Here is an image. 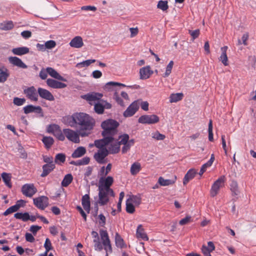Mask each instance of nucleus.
I'll list each match as a JSON object with an SVG mask.
<instances>
[{
    "mask_svg": "<svg viewBox=\"0 0 256 256\" xmlns=\"http://www.w3.org/2000/svg\"><path fill=\"white\" fill-rule=\"evenodd\" d=\"M74 120L76 122V128H79L78 132L82 137L88 136L96 124L94 118L84 112L74 114Z\"/></svg>",
    "mask_w": 256,
    "mask_h": 256,
    "instance_id": "nucleus-1",
    "label": "nucleus"
},
{
    "mask_svg": "<svg viewBox=\"0 0 256 256\" xmlns=\"http://www.w3.org/2000/svg\"><path fill=\"white\" fill-rule=\"evenodd\" d=\"M128 134H124L118 136V142L116 143H110V144L108 146V152L110 154H116L120 150V146L123 145L122 149V152L123 154L128 152L132 146L135 142L134 139L129 140Z\"/></svg>",
    "mask_w": 256,
    "mask_h": 256,
    "instance_id": "nucleus-2",
    "label": "nucleus"
},
{
    "mask_svg": "<svg viewBox=\"0 0 256 256\" xmlns=\"http://www.w3.org/2000/svg\"><path fill=\"white\" fill-rule=\"evenodd\" d=\"M32 8L36 16L44 20L48 18L50 11L48 4L45 0H36L32 5Z\"/></svg>",
    "mask_w": 256,
    "mask_h": 256,
    "instance_id": "nucleus-3",
    "label": "nucleus"
},
{
    "mask_svg": "<svg viewBox=\"0 0 256 256\" xmlns=\"http://www.w3.org/2000/svg\"><path fill=\"white\" fill-rule=\"evenodd\" d=\"M118 126L119 123L112 119H108L102 122L101 124V127L103 129L102 136L113 138L118 132L117 128Z\"/></svg>",
    "mask_w": 256,
    "mask_h": 256,
    "instance_id": "nucleus-4",
    "label": "nucleus"
},
{
    "mask_svg": "<svg viewBox=\"0 0 256 256\" xmlns=\"http://www.w3.org/2000/svg\"><path fill=\"white\" fill-rule=\"evenodd\" d=\"M114 181V178L111 176L100 177L98 182V188L105 190L106 191L112 193L114 190L110 188V186L113 184Z\"/></svg>",
    "mask_w": 256,
    "mask_h": 256,
    "instance_id": "nucleus-5",
    "label": "nucleus"
},
{
    "mask_svg": "<svg viewBox=\"0 0 256 256\" xmlns=\"http://www.w3.org/2000/svg\"><path fill=\"white\" fill-rule=\"evenodd\" d=\"M98 204L100 206H104L107 204L109 202L108 196H114V192L112 191V193L108 191H106L105 190L98 189Z\"/></svg>",
    "mask_w": 256,
    "mask_h": 256,
    "instance_id": "nucleus-6",
    "label": "nucleus"
},
{
    "mask_svg": "<svg viewBox=\"0 0 256 256\" xmlns=\"http://www.w3.org/2000/svg\"><path fill=\"white\" fill-rule=\"evenodd\" d=\"M225 180V176H222L214 183L210 190L211 196L214 197L218 194L220 188L224 186Z\"/></svg>",
    "mask_w": 256,
    "mask_h": 256,
    "instance_id": "nucleus-7",
    "label": "nucleus"
},
{
    "mask_svg": "<svg viewBox=\"0 0 256 256\" xmlns=\"http://www.w3.org/2000/svg\"><path fill=\"white\" fill-rule=\"evenodd\" d=\"M159 120L158 116L156 114L143 115L138 120V122L142 124H154L158 122Z\"/></svg>",
    "mask_w": 256,
    "mask_h": 256,
    "instance_id": "nucleus-8",
    "label": "nucleus"
},
{
    "mask_svg": "<svg viewBox=\"0 0 256 256\" xmlns=\"http://www.w3.org/2000/svg\"><path fill=\"white\" fill-rule=\"evenodd\" d=\"M63 132L65 136L70 140L74 143L78 144L80 142V134L70 128H65L63 130Z\"/></svg>",
    "mask_w": 256,
    "mask_h": 256,
    "instance_id": "nucleus-9",
    "label": "nucleus"
},
{
    "mask_svg": "<svg viewBox=\"0 0 256 256\" xmlns=\"http://www.w3.org/2000/svg\"><path fill=\"white\" fill-rule=\"evenodd\" d=\"M100 234L104 250L106 252H112V248L107 232L105 230H101L100 231Z\"/></svg>",
    "mask_w": 256,
    "mask_h": 256,
    "instance_id": "nucleus-10",
    "label": "nucleus"
},
{
    "mask_svg": "<svg viewBox=\"0 0 256 256\" xmlns=\"http://www.w3.org/2000/svg\"><path fill=\"white\" fill-rule=\"evenodd\" d=\"M22 192L26 196L31 198L36 192L37 189L32 184H26L22 186Z\"/></svg>",
    "mask_w": 256,
    "mask_h": 256,
    "instance_id": "nucleus-11",
    "label": "nucleus"
},
{
    "mask_svg": "<svg viewBox=\"0 0 256 256\" xmlns=\"http://www.w3.org/2000/svg\"><path fill=\"white\" fill-rule=\"evenodd\" d=\"M34 204L39 209L44 210L48 205V199L46 196H40L33 199Z\"/></svg>",
    "mask_w": 256,
    "mask_h": 256,
    "instance_id": "nucleus-12",
    "label": "nucleus"
},
{
    "mask_svg": "<svg viewBox=\"0 0 256 256\" xmlns=\"http://www.w3.org/2000/svg\"><path fill=\"white\" fill-rule=\"evenodd\" d=\"M24 94L30 100L34 102L38 100V94L36 88L34 86L25 88L24 90Z\"/></svg>",
    "mask_w": 256,
    "mask_h": 256,
    "instance_id": "nucleus-13",
    "label": "nucleus"
},
{
    "mask_svg": "<svg viewBox=\"0 0 256 256\" xmlns=\"http://www.w3.org/2000/svg\"><path fill=\"white\" fill-rule=\"evenodd\" d=\"M104 138L94 141V146L98 148L99 150L101 148H106V146H108L110 143L112 142L114 140V138L111 136H103Z\"/></svg>",
    "mask_w": 256,
    "mask_h": 256,
    "instance_id": "nucleus-14",
    "label": "nucleus"
},
{
    "mask_svg": "<svg viewBox=\"0 0 256 256\" xmlns=\"http://www.w3.org/2000/svg\"><path fill=\"white\" fill-rule=\"evenodd\" d=\"M102 97V94L100 93L91 92L82 96V98L88 102L90 104H92L93 102L98 100Z\"/></svg>",
    "mask_w": 256,
    "mask_h": 256,
    "instance_id": "nucleus-15",
    "label": "nucleus"
},
{
    "mask_svg": "<svg viewBox=\"0 0 256 256\" xmlns=\"http://www.w3.org/2000/svg\"><path fill=\"white\" fill-rule=\"evenodd\" d=\"M109 152L106 148H101L94 154V158L99 164H104V158L108 156Z\"/></svg>",
    "mask_w": 256,
    "mask_h": 256,
    "instance_id": "nucleus-16",
    "label": "nucleus"
},
{
    "mask_svg": "<svg viewBox=\"0 0 256 256\" xmlns=\"http://www.w3.org/2000/svg\"><path fill=\"white\" fill-rule=\"evenodd\" d=\"M138 108L139 104L138 101L134 102L124 112V116L126 118L132 116L138 110Z\"/></svg>",
    "mask_w": 256,
    "mask_h": 256,
    "instance_id": "nucleus-17",
    "label": "nucleus"
},
{
    "mask_svg": "<svg viewBox=\"0 0 256 256\" xmlns=\"http://www.w3.org/2000/svg\"><path fill=\"white\" fill-rule=\"evenodd\" d=\"M38 92L42 98L45 99L50 101H53L54 100V98L52 93L46 89L39 88L38 89Z\"/></svg>",
    "mask_w": 256,
    "mask_h": 256,
    "instance_id": "nucleus-18",
    "label": "nucleus"
},
{
    "mask_svg": "<svg viewBox=\"0 0 256 256\" xmlns=\"http://www.w3.org/2000/svg\"><path fill=\"white\" fill-rule=\"evenodd\" d=\"M152 74L153 72L150 70V66L143 67L140 70V80L148 79Z\"/></svg>",
    "mask_w": 256,
    "mask_h": 256,
    "instance_id": "nucleus-19",
    "label": "nucleus"
},
{
    "mask_svg": "<svg viewBox=\"0 0 256 256\" xmlns=\"http://www.w3.org/2000/svg\"><path fill=\"white\" fill-rule=\"evenodd\" d=\"M69 44L72 48H80L83 46L84 44L80 36H76L72 39Z\"/></svg>",
    "mask_w": 256,
    "mask_h": 256,
    "instance_id": "nucleus-20",
    "label": "nucleus"
},
{
    "mask_svg": "<svg viewBox=\"0 0 256 256\" xmlns=\"http://www.w3.org/2000/svg\"><path fill=\"white\" fill-rule=\"evenodd\" d=\"M46 84L53 88H63L66 86V84L51 78L46 80Z\"/></svg>",
    "mask_w": 256,
    "mask_h": 256,
    "instance_id": "nucleus-21",
    "label": "nucleus"
},
{
    "mask_svg": "<svg viewBox=\"0 0 256 256\" xmlns=\"http://www.w3.org/2000/svg\"><path fill=\"white\" fill-rule=\"evenodd\" d=\"M24 114H28L30 112H36L40 114L42 112V108L40 106H34L32 105H28L23 108Z\"/></svg>",
    "mask_w": 256,
    "mask_h": 256,
    "instance_id": "nucleus-22",
    "label": "nucleus"
},
{
    "mask_svg": "<svg viewBox=\"0 0 256 256\" xmlns=\"http://www.w3.org/2000/svg\"><path fill=\"white\" fill-rule=\"evenodd\" d=\"M228 48L227 46H224L221 48L220 50L222 54L218 58L219 60L220 61L224 66H228V58L226 54Z\"/></svg>",
    "mask_w": 256,
    "mask_h": 256,
    "instance_id": "nucleus-23",
    "label": "nucleus"
},
{
    "mask_svg": "<svg viewBox=\"0 0 256 256\" xmlns=\"http://www.w3.org/2000/svg\"><path fill=\"white\" fill-rule=\"evenodd\" d=\"M82 204L85 210L89 213L90 210V198L88 194H85L82 196Z\"/></svg>",
    "mask_w": 256,
    "mask_h": 256,
    "instance_id": "nucleus-24",
    "label": "nucleus"
},
{
    "mask_svg": "<svg viewBox=\"0 0 256 256\" xmlns=\"http://www.w3.org/2000/svg\"><path fill=\"white\" fill-rule=\"evenodd\" d=\"M55 168L54 164H46L42 166V172L41 174L42 177L47 176Z\"/></svg>",
    "mask_w": 256,
    "mask_h": 256,
    "instance_id": "nucleus-25",
    "label": "nucleus"
},
{
    "mask_svg": "<svg viewBox=\"0 0 256 256\" xmlns=\"http://www.w3.org/2000/svg\"><path fill=\"white\" fill-rule=\"evenodd\" d=\"M48 73L52 78L62 80L66 82V80L61 76L55 70L52 68H47Z\"/></svg>",
    "mask_w": 256,
    "mask_h": 256,
    "instance_id": "nucleus-26",
    "label": "nucleus"
},
{
    "mask_svg": "<svg viewBox=\"0 0 256 256\" xmlns=\"http://www.w3.org/2000/svg\"><path fill=\"white\" fill-rule=\"evenodd\" d=\"M86 150L84 147L79 146L74 150L72 154L73 158H78L84 156L86 154Z\"/></svg>",
    "mask_w": 256,
    "mask_h": 256,
    "instance_id": "nucleus-27",
    "label": "nucleus"
},
{
    "mask_svg": "<svg viewBox=\"0 0 256 256\" xmlns=\"http://www.w3.org/2000/svg\"><path fill=\"white\" fill-rule=\"evenodd\" d=\"M196 171L194 169L190 170L186 174L183 181V184L186 185L188 182L192 180L196 176Z\"/></svg>",
    "mask_w": 256,
    "mask_h": 256,
    "instance_id": "nucleus-28",
    "label": "nucleus"
},
{
    "mask_svg": "<svg viewBox=\"0 0 256 256\" xmlns=\"http://www.w3.org/2000/svg\"><path fill=\"white\" fill-rule=\"evenodd\" d=\"M176 176H174L172 179L165 180L162 177H160L158 180V183L162 186H168L169 185L173 184L176 180Z\"/></svg>",
    "mask_w": 256,
    "mask_h": 256,
    "instance_id": "nucleus-29",
    "label": "nucleus"
},
{
    "mask_svg": "<svg viewBox=\"0 0 256 256\" xmlns=\"http://www.w3.org/2000/svg\"><path fill=\"white\" fill-rule=\"evenodd\" d=\"M214 160V154H212L211 155L210 160L206 163L204 164H203L200 170V172H199V174L200 176H202L204 172H206L207 168L210 167L212 166Z\"/></svg>",
    "mask_w": 256,
    "mask_h": 256,
    "instance_id": "nucleus-30",
    "label": "nucleus"
},
{
    "mask_svg": "<svg viewBox=\"0 0 256 256\" xmlns=\"http://www.w3.org/2000/svg\"><path fill=\"white\" fill-rule=\"evenodd\" d=\"M230 190L233 196H237L240 194L238 184L236 180H232L230 185Z\"/></svg>",
    "mask_w": 256,
    "mask_h": 256,
    "instance_id": "nucleus-31",
    "label": "nucleus"
},
{
    "mask_svg": "<svg viewBox=\"0 0 256 256\" xmlns=\"http://www.w3.org/2000/svg\"><path fill=\"white\" fill-rule=\"evenodd\" d=\"M184 94L182 93L172 94L170 96V103L176 102L182 99Z\"/></svg>",
    "mask_w": 256,
    "mask_h": 256,
    "instance_id": "nucleus-32",
    "label": "nucleus"
},
{
    "mask_svg": "<svg viewBox=\"0 0 256 256\" xmlns=\"http://www.w3.org/2000/svg\"><path fill=\"white\" fill-rule=\"evenodd\" d=\"M115 242L116 246L118 248H122L126 247V244H124L123 239L118 232L116 234Z\"/></svg>",
    "mask_w": 256,
    "mask_h": 256,
    "instance_id": "nucleus-33",
    "label": "nucleus"
},
{
    "mask_svg": "<svg viewBox=\"0 0 256 256\" xmlns=\"http://www.w3.org/2000/svg\"><path fill=\"white\" fill-rule=\"evenodd\" d=\"M140 170L141 165L140 163L138 162H135L131 166L130 170V174L134 176L138 173Z\"/></svg>",
    "mask_w": 256,
    "mask_h": 256,
    "instance_id": "nucleus-34",
    "label": "nucleus"
},
{
    "mask_svg": "<svg viewBox=\"0 0 256 256\" xmlns=\"http://www.w3.org/2000/svg\"><path fill=\"white\" fill-rule=\"evenodd\" d=\"M66 124L72 128H76V122L74 120V114L72 116H67L64 118Z\"/></svg>",
    "mask_w": 256,
    "mask_h": 256,
    "instance_id": "nucleus-35",
    "label": "nucleus"
},
{
    "mask_svg": "<svg viewBox=\"0 0 256 256\" xmlns=\"http://www.w3.org/2000/svg\"><path fill=\"white\" fill-rule=\"evenodd\" d=\"M2 178L3 181L6 186H7L8 188H10L12 187V184L10 183L11 180V175L10 174H8L6 172H2Z\"/></svg>",
    "mask_w": 256,
    "mask_h": 256,
    "instance_id": "nucleus-36",
    "label": "nucleus"
},
{
    "mask_svg": "<svg viewBox=\"0 0 256 256\" xmlns=\"http://www.w3.org/2000/svg\"><path fill=\"white\" fill-rule=\"evenodd\" d=\"M136 236L138 238H142L144 240H148V239L146 234L144 232L142 225H139L137 228Z\"/></svg>",
    "mask_w": 256,
    "mask_h": 256,
    "instance_id": "nucleus-37",
    "label": "nucleus"
},
{
    "mask_svg": "<svg viewBox=\"0 0 256 256\" xmlns=\"http://www.w3.org/2000/svg\"><path fill=\"white\" fill-rule=\"evenodd\" d=\"M73 177L70 174H66L62 182V186L64 187L68 186L72 181Z\"/></svg>",
    "mask_w": 256,
    "mask_h": 256,
    "instance_id": "nucleus-38",
    "label": "nucleus"
},
{
    "mask_svg": "<svg viewBox=\"0 0 256 256\" xmlns=\"http://www.w3.org/2000/svg\"><path fill=\"white\" fill-rule=\"evenodd\" d=\"M14 27L12 22H4L0 23V29L4 30H8L12 29Z\"/></svg>",
    "mask_w": 256,
    "mask_h": 256,
    "instance_id": "nucleus-39",
    "label": "nucleus"
},
{
    "mask_svg": "<svg viewBox=\"0 0 256 256\" xmlns=\"http://www.w3.org/2000/svg\"><path fill=\"white\" fill-rule=\"evenodd\" d=\"M42 141L47 148H50L54 142L53 138L50 136H44Z\"/></svg>",
    "mask_w": 256,
    "mask_h": 256,
    "instance_id": "nucleus-40",
    "label": "nucleus"
},
{
    "mask_svg": "<svg viewBox=\"0 0 256 256\" xmlns=\"http://www.w3.org/2000/svg\"><path fill=\"white\" fill-rule=\"evenodd\" d=\"M157 8L164 12L168 8V2L166 0H160L157 4Z\"/></svg>",
    "mask_w": 256,
    "mask_h": 256,
    "instance_id": "nucleus-41",
    "label": "nucleus"
},
{
    "mask_svg": "<svg viewBox=\"0 0 256 256\" xmlns=\"http://www.w3.org/2000/svg\"><path fill=\"white\" fill-rule=\"evenodd\" d=\"M174 62L172 60H171L170 62L168 63V66L166 67V72H165L163 76L164 78L168 77L170 75V74L172 72V70L174 66Z\"/></svg>",
    "mask_w": 256,
    "mask_h": 256,
    "instance_id": "nucleus-42",
    "label": "nucleus"
},
{
    "mask_svg": "<svg viewBox=\"0 0 256 256\" xmlns=\"http://www.w3.org/2000/svg\"><path fill=\"white\" fill-rule=\"evenodd\" d=\"M17 219L22 220L24 222H26L30 219V215L28 212H17Z\"/></svg>",
    "mask_w": 256,
    "mask_h": 256,
    "instance_id": "nucleus-43",
    "label": "nucleus"
},
{
    "mask_svg": "<svg viewBox=\"0 0 256 256\" xmlns=\"http://www.w3.org/2000/svg\"><path fill=\"white\" fill-rule=\"evenodd\" d=\"M104 107L100 103H96L94 106V110L98 114H102L104 113Z\"/></svg>",
    "mask_w": 256,
    "mask_h": 256,
    "instance_id": "nucleus-44",
    "label": "nucleus"
},
{
    "mask_svg": "<svg viewBox=\"0 0 256 256\" xmlns=\"http://www.w3.org/2000/svg\"><path fill=\"white\" fill-rule=\"evenodd\" d=\"M30 52L29 48L25 46L17 48V56H22Z\"/></svg>",
    "mask_w": 256,
    "mask_h": 256,
    "instance_id": "nucleus-45",
    "label": "nucleus"
},
{
    "mask_svg": "<svg viewBox=\"0 0 256 256\" xmlns=\"http://www.w3.org/2000/svg\"><path fill=\"white\" fill-rule=\"evenodd\" d=\"M126 211L129 214H133L135 211V208L134 204L128 200L126 203Z\"/></svg>",
    "mask_w": 256,
    "mask_h": 256,
    "instance_id": "nucleus-46",
    "label": "nucleus"
},
{
    "mask_svg": "<svg viewBox=\"0 0 256 256\" xmlns=\"http://www.w3.org/2000/svg\"><path fill=\"white\" fill-rule=\"evenodd\" d=\"M54 135L60 140L64 141L65 140V136L64 132H62L60 127L56 132Z\"/></svg>",
    "mask_w": 256,
    "mask_h": 256,
    "instance_id": "nucleus-47",
    "label": "nucleus"
},
{
    "mask_svg": "<svg viewBox=\"0 0 256 256\" xmlns=\"http://www.w3.org/2000/svg\"><path fill=\"white\" fill-rule=\"evenodd\" d=\"M90 158L88 156L84 157L82 159L76 161V166L88 164L90 162Z\"/></svg>",
    "mask_w": 256,
    "mask_h": 256,
    "instance_id": "nucleus-48",
    "label": "nucleus"
},
{
    "mask_svg": "<svg viewBox=\"0 0 256 256\" xmlns=\"http://www.w3.org/2000/svg\"><path fill=\"white\" fill-rule=\"evenodd\" d=\"M135 206H138L141 203V198L139 196H132L128 199Z\"/></svg>",
    "mask_w": 256,
    "mask_h": 256,
    "instance_id": "nucleus-49",
    "label": "nucleus"
},
{
    "mask_svg": "<svg viewBox=\"0 0 256 256\" xmlns=\"http://www.w3.org/2000/svg\"><path fill=\"white\" fill-rule=\"evenodd\" d=\"M96 62L95 60H86L85 61H84L82 62L78 63L76 64L77 67H85V66H90L91 64L94 63Z\"/></svg>",
    "mask_w": 256,
    "mask_h": 256,
    "instance_id": "nucleus-50",
    "label": "nucleus"
},
{
    "mask_svg": "<svg viewBox=\"0 0 256 256\" xmlns=\"http://www.w3.org/2000/svg\"><path fill=\"white\" fill-rule=\"evenodd\" d=\"M208 140L210 142L214 140L213 133H212V120H210L208 123Z\"/></svg>",
    "mask_w": 256,
    "mask_h": 256,
    "instance_id": "nucleus-51",
    "label": "nucleus"
},
{
    "mask_svg": "<svg viewBox=\"0 0 256 256\" xmlns=\"http://www.w3.org/2000/svg\"><path fill=\"white\" fill-rule=\"evenodd\" d=\"M152 138L156 140H164L166 138L165 135L160 133L158 131L152 134Z\"/></svg>",
    "mask_w": 256,
    "mask_h": 256,
    "instance_id": "nucleus-52",
    "label": "nucleus"
},
{
    "mask_svg": "<svg viewBox=\"0 0 256 256\" xmlns=\"http://www.w3.org/2000/svg\"><path fill=\"white\" fill-rule=\"evenodd\" d=\"M66 160V156L63 154H58L56 156L55 158V162L58 163L60 162H64Z\"/></svg>",
    "mask_w": 256,
    "mask_h": 256,
    "instance_id": "nucleus-53",
    "label": "nucleus"
},
{
    "mask_svg": "<svg viewBox=\"0 0 256 256\" xmlns=\"http://www.w3.org/2000/svg\"><path fill=\"white\" fill-rule=\"evenodd\" d=\"M17 149L20 153V158L25 159L27 158V154L20 144L18 145Z\"/></svg>",
    "mask_w": 256,
    "mask_h": 256,
    "instance_id": "nucleus-54",
    "label": "nucleus"
},
{
    "mask_svg": "<svg viewBox=\"0 0 256 256\" xmlns=\"http://www.w3.org/2000/svg\"><path fill=\"white\" fill-rule=\"evenodd\" d=\"M4 69V66L0 67V82H5L8 76V75L6 74V73L3 71Z\"/></svg>",
    "mask_w": 256,
    "mask_h": 256,
    "instance_id": "nucleus-55",
    "label": "nucleus"
},
{
    "mask_svg": "<svg viewBox=\"0 0 256 256\" xmlns=\"http://www.w3.org/2000/svg\"><path fill=\"white\" fill-rule=\"evenodd\" d=\"M126 86L124 84L118 83L116 82H110L106 84L104 86V88L106 90H109L110 89V86Z\"/></svg>",
    "mask_w": 256,
    "mask_h": 256,
    "instance_id": "nucleus-56",
    "label": "nucleus"
},
{
    "mask_svg": "<svg viewBox=\"0 0 256 256\" xmlns=\"http://www.w3.org/2000/svg\"><path fill=\"white\" fill-rule=\"evenodd\" d=\"M59 128L60 126L57 124H54L50 125L48 128V132L52 133L54 134Z\"/></svg>",
    "mask_w": 256,
    "mask_h": 256,
    "instance_id": "nucleus-57",
    "label": "nucleus"
},
{
    "mask_svg": "<svg viewBox=\"0 0 256 256\" xmlns=\"http://www.w3.org/2000/svg\"><path fill=\"white\" fill-rule=\"evenodd\" d=\"M44 247L46 249V251L48 252L50 250L52 249V243L49 238H46L44 244Z\"/></svg>",
    "mask_w": 256,
    "mask_h": 256,
    "instance_id": "nucleus-58",
    "label": "nucleus"
},
{
    "mask_svg": "<svg viewBox=\"0 0 256 256\" xmlns=\"http://www.w3.org/2000/svg\"><path fill=\"white\" fill-rule=\"evenodd\" d=\"M188 33L190 34L192 38V40L198 38L200 35V30L197 29L194 30H188Z\"/></svg>",
    "mask_w": 256,
    "mask_h": 256,
    "instance_id": "nucleus-59",
    "label": "nucleus"
},
{
    "mask_svg": "<svg viewBox=\"0 0 256 256\" xmlns=\"http://www.w3.org/2000/svg\"><path fill=\"white\" fill-rule=\"evenodd\" d=\"M56 42L53 40H50L45 42V47L48 49H51L55 47Z\"/></svg>",
    "mask_w": 256,
    "mask_h": 256,
    "instance_id": "nucleus-60",
    "label": "nucleus"
},
{
    "mask_svg": "<svg viewBox=\"0 0 256 256\" xmlns=\"http://www.w3.org/2000/svg\"><path fill=\"white\" fill-rule=\"evenodd\" d=\"M16 212V204L8 208L4 213V215L6 216L12 212Z\"/></svg>",
    "mask_w": 256,
    "mask_h": 256,
    "instance_id": "nucleus-61",
    "label": "nucleus"
},
{
    "mask_svg": "<svg viewBox=\"0 0 256 256\" xmlns=\"http://www.w3.org/2000/svg\"><path fill=\"white\" fill-rule=\"evenodd\" d=\"M192 221V217L190 216H187L184 218L182 219L180 222V224L182 226L188 224Z\"/></svg>",
    "mask_w": 256,
    "mask_h": 256,
    "instance_id": "nucleus-62",
    "label": "nucleus"
},
{
    "mask_svg": "<svg viewBox=\"0 0 256 256\" xmlns=\"http://www.w3.org/2000/svg\"><path fill=\"white\" fill-rule=\"evenodd\" d=\"M94 248L96 250L100 251L102 250V245L99 240V238L94 239Z\"/></svg>",
    "mask_w": 256,
    "mask_h": 256,
    "instance_id": "nucleus-63",
    "label": "nucleus"
},
{
    "mask_svg": "<svg viewBox=\"0 0 256 256\" xmlns=\"http://www.w3.org/2000/svg\"><path fill=\"white\" fill-rule=\"evenodd\" d=\"M202 251L206 256H211L210 252L212 251L206 246L203 245L202 248Z\"/></svg>",
    "mask_w": 256,
    "mask_h": 256,
    "instance_id": "nucleus-64",
    "label": "nucleus"
}]
</instances>
